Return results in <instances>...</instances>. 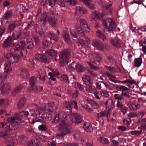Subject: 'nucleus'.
Returning a JSON list of instances; mask_svg holds the SVG:
<instances>
[{
  "label": "nucleus",
  "instance_id": "nucleus-14",
  "mask_svg": "<svg viewBox=\"0 0 146 146\" xmlns=\"http://www.w3.org/2000/svg\"><path fill=\"white\" fill-rule=\"evenodd\" d=\"M111 45L117 48H119L121 47V43L119 39L117 38H112L110 40Z\"/></svg>",
  "mask_w": 146,
  "mask_h": 146
},
{
  "label": "nucleus",
  "instance_id": "nucleus-12",
  "mask_svg": "<svg viewBox=\"0 0 146 146\" xmlns=\"http://www.w3.org/2000/svg\"><path fill=\"white\" fill-rule=\"evenodd\" d=\"M13 42L12 38L11 36H9L4 41L2 46L3 48H6L10 47Z\"/></svg>",
  "mask_w": 146,
  "mask_h": 146
},
{
  "label": "nucleus",
  "instance_id": "nucleus-19",
  "mask_svg": "<svg viewBox=\"0 0 146 146\" xmlns=\"http://www.w3.org/2000/svg\"><path fill=\"white\" fill-rule=\"evenodd\" d=\"M41 117L43 120L48 121L51 119L52 115L50 113H44L42 114Z\"/></svg>",
  "mask_w": 146,
  "mask_h": 146
},
{
  "label": "nucleus",
  "instance_id": "nucleus-57",
  "mask_svg": "<svg viewBox=\"0 0 146 146\" xmlns=\"http://www.w3.org/2000/svg\"><path fill=\"white\" fill-rule=\"evenodd\" d=\"M101 94L102 96L106 97H107L109 96L108 92L106 91H102Z\"/></svg>",
  "mask_w": 146,
  "mask_h": 146
},
{
  "label": "nucleus",
  "instance_id": "nucleus-36",
  "mask_svg": "<svg viewBox=\"0 0 146 146\" xmlns=\"http://www.w3.org/2000/svg\"><path fill=\"white\" fill-rule=\"evenodd\" d=\"M43 45L45 47H51L52 46V43L50 41L45 40L43 41Z\"/></svg>",
  "mask_w": 146,
  "mask_h": 146
},
{
  "label": "nucleus",
  "instance_id": "nucleus-51",
  "mask_svg": "<svg viewBox=\"0 0 146 146\" xmlns=\"http://www.w3.org/2000/svg\"><path fill=\"white\" fill-rule=\"evenodd\" d=\"M142 130L140 131H134L131 132V134L132 135H138L141 133Z\"/></svg>",
  "mask_w": 146,
  "mask_h": 146
},
{
  "label": "nucleus",
  "instance_id": "nucleus-43",
  "mask_svg": "<svg viewBox=\"0 0 146 146\" xmlns=\"http://www.w3.org/2000/svg\"><path fill=\"white\" fill-rule=\"evenodd\" d=\"M61 78L62 79V81L63 82H64L66 84H69L68 78L67 75L66 74L63 75L61 77Z\"/></svg>",
  "mask_w": 146,
  "mask_h": 146
},
{
  "label": "nucleus",
  "instance_id": "nucleus-22",
  "mask_svg": "<svg viewBox=\"0 0 146 146\" xmlns=\"http://www.w3.org/2000/svg\"><path fill=\"white\" fill-rule=\"evenodd\" d=\"M23 86L22 85H19L14 89L12 91V94L13 96H15L21 91L23 88Z\"/></svg>",
  "mask_w": 146,
  "mask_h": 146
},
{
  "label": "nucleus",
  "instance_id": "nucleus-9",
  "mask_svg": "<svg viewBox=\"0 0 146 146\" xmlns=\"http://www.w3.org/2000/svg\"><path fill=\"white\" fill-rule=\"evenodd\" d=\"M36 58L38 60L46 63H48L50 62V59L47 58L45 55L43 54H39L36 55Z\"/></svg>",
  "mask_w": 146,
  "mask_h": 146
},
{
  "label": "nucleus",
  "instance_id": "nucleus-59",
  "mask_svg": "<svg viewBox=\"0 0 146 146\" xmlns=\"http://www.w3.org/2000/svg\"><path fill=\"white\" fill-rule=\"evenodd\" d=\"M75 85H77V86L79 88V89L81 91H83L84 90V88L82 85L80 84L79 83L76 82L75 83Z\"/></svg>",
  "mask_w": 146,
  "mask_h": 146
},
{
  "label": "nucleus",
  "instance_id": "nucleus-64",
  "mask_svg": "<svg viewBox=\"0 0 146 146\" xmlns=\"http://www.w3.org/2000/svg\"><path fill=\"white\" fill-rule=\"evenodd\" d=\"M113 145L110 146H118V142L117 141L113 140L112 141Z\"/></svg>",
  "mask_w": 146,
  "mask_h": 146
},
{
  "label": "nucleus",
  "instance_id": "nucleus-52",
  "mask_svg": "<svg viewBox=\"0 0 146 146\" xmlns=\"http://www.w3.org/2000/svg\"><path fill=\"white\" fill-rule=\"evenodd\" d=\"M27 48L29 49H32L34 46V44L33 42H31V43H26L25 44Z\"/></svg>",
  "mask_w": 146,
  "mask_h": 146
},
{
  "label": "nucleus",
  "instance_id": "nucleus-1",
  "mask_svg": "<svg viewBox=\"0 0 146 146\" xmlns=\"http://www.w3.org/2000/svg\"><path fill=\"white\" fill-rule=\"evenodd\" d=\"M58 127L60 129H62L61 132L58 133L57 136L64 138L66 135L70 134L72 131L71 126L68 123V122L62 124L61 126H58Z\"/></svg>",
  "mask_w": 146,
  "mask_h": 146
},
{
  "label": "nucleus",
  "instance_id": "nucleus-11",
  "mask_svg": "<svg viewBox=\"0 0 146 146\" xmlns=\"http://www.w3.org/2000/svg\"><path fill=\"white\" fill-rule=\"evenodd\" d=\"M94 45L98 49L101 50H103L104 49L103 44L99 40L94 39L93 41Z\"/></svg>",
  "mask_w": 146,
  "mask_h": 146
},
{
  "label": "nucleus",
  "instance_id": "nucleus-10",
  "mask_svg": "<svg viewBox=\"0 0 146 146\" xmlns=\"http://www.w3.org/2000/svg\"><path fill=\"white\" fill-rule=\"evenodd\" d=\"M9 54L10 57L8 61L10 64L11 63L13 64L14 63H16L18 62L20 58L19 55L16 56L12 52H10Z\"/></svg>",
  "mask_w": 146,
  "mask_h": 146
},
{
  "label": "nucleus",
  "instance_id": "nucleus-44",
  "mask_svg": "<svg viewBox=\"0 0 146 146\" xmlns=\"http://www.w3.org/2000/svg\"><path fill=\"white\" fill-rule=\"evenodd\" d=\"M37 77L43 81H44L46 79L45 76L42 73H40L39 72H38V74H37Z\"/></svg>",
  "mask_w": 146,
  "mask_h": 146
},
{
  "label": "nucleus",
  "instance_id": "nucleus-54",
  "mask_svg": "<svg viewBox=\"0 0 146 146\" xmlns=\"http://www.w3.org/2000/svg\"><path fill=\"white\" fill-rule=\"evenodd\" d=\"M11 13L9 12H7L4 15L3 17V18L4 19H8L10 18L11 16Z\"/></svg>",
  "mask_w": 146,
  "mask_h": 146
},
{
  "label": "nucleus",
  "instance_id": "nucleus-17",
  "mask_svg": "<svg viewBox=\"0 0 146 146\" xmlns=\"http://www.w3.org/2000/svg\"><path fill=\"white\" fill-rule=\"evenodd\" d=\"M26 100L25 98H21L18 102L17 106L18 109H20L23 107L25 104Z\"/></svg>",
  "mask_w": 146,
  "mask_h": 146
},
{
  "label": "nucleus",
  "instance_id": "nucleus-21",
  "mask_svg": "<svg viewBox=\"0 0 146 146\" xmlns=\"http://www.w3.org/2000/svg\"><path fill=\"white\" fill-rule=\"evenodd\" d=\"M47 53L51 57V58L57 56V52L56 51L53 49H49L46 51Z\"/></svg>",
  "mask_w": 146,
  "mask_h": 146
},
{
  "label": "nucleus",
  "instance_id": "nucleus-53",
  "mask_svg": "<svg viewBox=\"0 0 146 146\" xmlns=\"http://www.w3.org/2000/svg\"><path fill=\"white\" fill-rule=\"evenodd\" d=\"M33 37L36 44H38L40 42V39L39 38L38 36L35 35L33 36Z\"/></svg>",
  "mask_w": 146,
  "mask_h": 146
},
{
  "label": "nucleus",
  "instance_id": "nucleus-32",
  "mask_svg": "<svg viewBox=\"0 0 146 146\" xmlns=\"http://www.w3.org/2000/svg\"><path fill=\"white\" fill-rule=\"evenodd\" d=\"M48 37L50 39L57 41L58 40V37L53 33H50L48 34Z\"/></svg>",
  "mask_w": 146,
  "mask_h": 146
},
{
  "label": "nucleus",
  "instance_id": "nucleus-42",
  "mask_svg": "<svg viewBox=\"0 0 146 146\" xmlns=\"http://www.w3.org/2000/svg\"><path fill=\"white\" fill-rule=\"evenodd\" d=\"M8 137L7 132L5 131H0V137L5 138Z\"/></svg>",
  "mask_w": 146,
  "mask_h": 146
},
{
  "label": "nucleus",
  "instance_id": "nucleus-63",
  "mask_svg": "<svg viewBox=\"0 0 146 146\" xmlns=\"http://www.w3.org/2000/svg\"><path fill=\"white\" fill-rule=\"evenodd\" d=\"M118 129L120 130H121L122 131H125L127 130L126 127L123 126H119Z\"/></svg>",
  "mask_w": 146,
  "mask_h": 146
},
{
  "label": "nucleus",
  "instance_id": "nucleus-33",
  "mask_svg": "<svg viewBox=\"0 0 146 146\" xmlns=\"http://www.w3.org/2000/svg\"><path fill=\"white\" fill-rule=\"evenodd\" d=\"M142 59L139 58H135V65L137 67L139 66L142 63Z\"/></svg>",
  "mask_w": 146,
  "mask_h": 146
},
{
  "label": "nucleus",
  "instance_id": "nucleus-28",
  "mask_svg": "<svg viewBox=\"0 0 146 146\" xmlns=\"http://www.w3.org/2000/svg\"><path fill=\"white\" fill-rule=\"evenodd\" d=\"M85 40H83L81 39H78V42L82 46L84 47L86 46L88 44L89 39L88 38H85Z\"/></svg>",
  "mask_w": 146,
  "mask_h": 146
},
{
  "label": "nucleus",
  "instance_id": "nucleus-18",
  "mask_svg": "<svg viewBox=\"0 0 146 146\" xmlns=\"http://www.w3.org/2000/svg\"><path fill=\"white\" fill-rule=\"evenodd\" d=\"M17 122H13L12 123H8L7 124V126L8 129L9 130H15L17 128Z\"/></svg>",
  "mask_w": 146,
  "mask_h": 146
},
{
  "label": "nucleus",
  "instance_id": "nucleus-6",
  "mask_svg": "<svg viewBox=\"0 0 146 146\" xmlns=\"http://www.w3.org/2000/svg\"><path fill=\"white\" fill-rule=\"evenodd\" d=\"M49 14L50 15L48 17V21L52 27L55 28L56 26L58 20L55 17L53 12L50 11L49 13Z\"/></svg>",
  "mask_w": 146,
  "mask_h": 146
},
{
  "label": "nucleus",
  "instance_id": "nucleus-8",
  "mask_svg": "<svg viewBox=\"0 0 146 146\" xmlns=\"http://www.w3.org/2000/svg\"><path fill=\"white\" fill-rule=\"evenodd\" d=\"M36 82V78L35 76H32L29 80V83L30 85L31 86L32 90L34 92L37 91V88L35 84V83Z\"/></svg>",
  "mask_w": 146,
  "mask_h": 146
},
{
  "label": "nucleus",
  "instance_id": "nucleus-47",
  "mask_svg": "<svg viewBox=\"0 0 146 146\" xmlns=\"http://www.w3.org/2000/svg\"><path fill=\"white\" fill-rule=\"evenodd\" d=\"M98 77L99 78L101 79L102 80H104V79L102 78L103 77L106 78V74H104L103 73H101L100 72H98L97 74Z\"/></svg>",
  "mask_w": 146,
  "mask_h": 146
},
{
  "label": "nucleus",
  "instance_id": "nucleus-37",
  "mask_svg": "<svg viewBox=\"0 0 146 146\" xmlns=\"http://www.w3.org/2000/svg\"><path fill=\"white\" fill-rule=\"evenodd\" d=\"M31 143L33 146H38L40 142L37 139H33L31 140Z\"/></svg>",
  "mask_w": 146,
  "mask_h": 146
},
{
  "label": "nucleus",
  "instance_id": "nucleus-49",
  "mask_svg": "<svg viewBox=\"0 0 146 146\" xmlns=\"http://www.w3.org/2000/svg\"><path fill=\"white\" fill-rule=\"evenodd\" d=\"M29 35V33L28 32H24L23 33L22 32V34L21 36V39H24L27 38Z\"/></svg>",
  "mask_w": 146,
  "mask_h": 146
},
{
  "label": "nucleus",
  "instance_id": "nucleus-15",
  "mask_svg": "<svg viewBox=\"0 0 146 146\" xmlns=\"http://www.w3.org/2000/svg\"><path fill=\"white\" fill-rule=\"evenodd\" d=\"M10 86L9 83L4 84L1 89V93L4 95L7 94L10 90Z\"/></svg>",
  "mask_w": 146,
  "mask_h": 146
},
{
  "label": "nucleus",
  "instance_id": "nucleus-46",
  "mask_svg": "<svg viewBox=\"0 0 146 146\" xmlns=\"http://www.w3.org/2000/svg\"><path fill=\"white\" fill-rule=\"evenodd\" d=\"M109 104L110 106H108V107L109 108V110H111L113 109L114 107V103L113 101V100L111 99H109Z\"/></svg>",
  "mask_w": 146,
  "mask_h": 146
},
{
  "label": "nucleus",
  "instance_id": "nucleus-48",
  "mask_svg": "<svg viewBox=\"0 0 146 146\" xmlns=\"http://www.w3.org/2000/svg\"><path fill=\"white\" fill-rule=\"evenodd\" d=\"M105 67L108 70H109L112 72L114 73L117 71L116 69L114 67L109 66H106Z\"/></svg>",
  "mask_w": 146,
  "mask_h": 146
},
{
  "label": "nucleus",
  "instance_id": "nucleus-39",
  "mask_svg": "<svg viewBox=\"0 0 146 146\" xmlns=\"http://www.w3.org/2000/svg\"><path fill=\"white\" fill-rule=\"evenodd\" d=\"M11 64H7L5 66V72L7 74L9 73L11 71L12 69L11 66Z\"/></svg>",
  "mask_w": 146,
  "mask_h": 146
},
{
  "label": "nucleus",
  "instance_id": "nucleus-56",
  "mask_svg": "<svg viewBox=\"0 0 146 146\" xmlns=\"http://www.w3.org/2000/svg\"><path fill=\"white\" fill-rule=\"evenodd\" d=\"M138 106H139V104L137 105H135L134 104L130 106V109L131 110H136L139 108L138 107Z\"/></svg>",
  "mask_w": 146,
  "mask_h": 146
},
{
  "label": "nucleus",
  "instance_id": "nucleus-38",
  "mask_svg": "<svg viewBox=\"0 0 146 146\" xmlns=\"http://www.w3.org/2000/svg\"><path fill=\"white\" fill-rule=\"evenodd\" d=\"M75 28L77 33L83 30V27L81 25H80L78 23L76 24L75 26Z\"/></svg>",
  "mask_w": 146,
  "mask_h": 146
},
{
  "label": "nucleus",
  "instance_id": "nucleus-5",
  "mask_svg": "<svg viewBox=\"0 0 146 146\" xmlns=\"http://www.w3.org/2000/svg\"><path fill=\"white\" fill-rule=\"evenodd\" d=\"M87 101L88 102H84L82 104V105L83 108H84L86 111L90 113L92 112L93 111V110L90 108L89 106L90 105H91L94 109L98 108L99 107V105L93 101L90 100L89 101L88 100H87Z\"/></svg>",
  "mask_w": 146,
  "mask_h": 146
},
{
  "label": "nucleus",
  "instance_id": "nucleus-45",
  "mask_svg": "<svg viewBox=\"0 0 146 146\" xmlns=\"http://www.w3.org/2000/svg\"><path fill=\"white\" fill-rule=\"evenodd\" d=\"M63 38H64L65 40L67 42H68L70 40L69 36L68 35L65 33L63 34Z\"/></svg>",
  "mask_w": 146,
  "mask_h": 146
},
{
  "label": "nucleus",
  "instance_id": "nucleus-62",
  "mask_svg": "<svg viewBox=\"0 0 146 146\" xmlns=\"http://www.w3.org/2000/svg\"><path fill=\"white\" fill-rule=\"evenodd\" d=\"M128 109V108L125 107H123L121 108V111L124 114H125L126 113L127 110Z\"/></svg>",
  "mask_w": 146,
  "mask_h": 146
},
{
  "label": "nucleus",
  "instance_id": "nucleus-60",
  "mask_svg": "<svg viewBox=\"0 0 146 146\" xmlns=\"http://www.w3.org/2000/svg\"><path fill=\"white\" fill-rule=\"evenodd\" d=\"M96 55L98 64L99 65L100 64L99 62L101 61V57L100 58V55L98 54H96Z\"/></svg>",
  "mask_w": 146,
  "mask_h": 146
},
{
  "label": "nucleus",
  "instance_id": "nucleus-41",
  "mask_svg": "<svg viewBox=\"0 0 146 146\" xmlns=\"http://www.w3.org/2000/svg\"><path fill=\"white\" fill-rule=\"evenodd\" d=\"M100 141L102 144L106 145H108L109 144L108 139L106 138L100 137Z\"/></svg>",
  "mask_w": 146,
  "mask_h": 146
},
{
  "label": "nucleus",
  "instance_id": "nucleus-50",
  "mask_svg": "<svg viewBox=\"0 0 146 146\" xmlns=\"http://www.w3.org/2000/svg\"><path fill=\"white\" fill-rule=\"evenodd\" d=\"M66 2L69 3L70 5L72 6L76 5L77 3L75 0H66Z\"/></svg>",
  "mask_w": 146,
  "mask_h": 146
},
{
  "label": "nucleus",
  "instance_id": "nucleus-34",
  "mask_svg": "<svg viewBox=\"0 0 146 146\" xmlns=\"http://www.w3.org/2000/svg\"><path fill=\"white\" fill-rule=\"evenodd\" d=\"M96 34L97 36L100 38H101L103 40H104L106 39V37L100 31H98L96 32Z\"/></svg>",
  "mask_w": 146,
  "mask_h": 146
},
{
  "label": "nucleus",
  "instance_id": "nucleus-26",
  "mask_svg": "<svg viewBox=\"0 0 146 146\" xmlns=\"http://www.w3.org/2000/svg\"><path fill=\"white\" fill-rule=\"evenodd\" d=\"M15 9L17 13H21L24 11L25 7L22 5H17L16 6Z\"/></svg>",
  "mask_w": 146,
  "mask_h": 146
},
{
  "label": "nucleus",
  "instance_id": "nucleus-20",
  "mask_svg": "<svg viewBox=\"0 0 146 146\" xmlns=\"http://www.w3.org/2000/svg\"><path fill=\"white\" fill-rule=\"evenodd\" d=\"M16 50H17L19 51L21 50L20 53L21 54L22 56H23V51L25 52L26 50V48L23 45H20V44L18 43L15 46Z\"/></svg>",
  "mask_w": 146,
  "mask_h": 146
},
{
  "label": "nucleus",
  "instance_id": "nucleus-25",
  "mask_svg": "<svg viewBox=\"0 0 146 146\" xmlns=\"http://www.w3.org/2000/svg\"><path fill=\"white\" fill-rule=\"evenodd\" d=\"M22 34V31L19 30L16 32V33H13L11 36L14 40H17L20 37Z\"/></svg>",
  "mask_w": 146,
  "mask_h": 146
},
{
  "label": "nucleus",
  "instance_id": "nucleus-55",
  "mask_svg": "<svg viewBox=\"0 0 146 146\" xmlns=\"http://www.w3.org/2000/svg\"><path fill=\"white\" fill-rule=\"evenodd\" d=\"M38 129L41 131H47V129L46 126L44 125H41L38 126Z\"/></svg>",
  "mask_w": 146,
  "mask_h": 146
},
{
  "label": "nucleus",
  "instance_id": "nucleus-29",
  "mask_svg": "<svg viewBox=\"0 0 146 146\" xmlns=\"http://www.w3.org/2000/svg\"><path fill=\"white\" fill-rule=\"evenodd\" d=\"M76 69L78 72H82L84 70V68L81 64H78L76 65Z\"/></svg>",
  "mask_w": 146,
  "mask_h": 146
},
{
  "label": "nucleus",
  "instance_id": "nucleus-61",
  "mask_svg": "<svg viewBox=\"0 0 146 146\" xmlns=\"http://www.w3.org/2000/svg\"><path fill=\"white\" fill-rule=\"evenodd\" d=\"M128 116L131 117H135L137 116V114L136 113L133 112H131L128 114Z\"/></svg>",
  "mask_w": 146,
  "mask_h": 146
},
{
  "label": "nucleus",
  "instance_id": "nucleus-27",
  "mask_svg": "<svg viewBox=\"0 0 146 146\" xmlns=\"http://www.w3.org/2000/svg\"><path fill=\"white\" fill-rule=\"evenodd\" d=\"M17 26V24L15 23H12L10 24L7 29V32L8 33H11L13 31L16 27Z\"/></svg>",
  "mask_w": 146,
  "mask_h": 146
},
{
  "label": "nucleus",
  "instance_id": "nucleus-23",
  "mask_svg": "<svg viewBox=\"0 0 146 146\" xmlns=\"http://www.w3.org/2000/svg\"><path fill=\"white\" fill-rule=\"evenodd\" d=\"M50 6L53 7L55 4L60 5L61 4V0H48Z\"/></svg>",
  "mask_w": 146,
  "mask_h": 146
},
{
  "label": "nucleus",
  "instance_id": "nucleus-24",
  "mask_svg": "<svg viewBox=\"0 0 146 146\" xmlns=\"http://www.w3.org/2000/svg\"><path fill=\"white\" fill-rule=\"evenodd\" d=\"M7 120L9 123L13 122H18L19 121H20L19 118L16 117H7Z\"/></svg>",
  "mask_w": 146,
  "mask_h": 146
},
{
  "label": "nucleus",
  "instance_id": "nucleus-16",
  "mask_svg": "<svg viewBox=\"0 0 146 146\" xmlns=\"http://www.w3.org/2000/svg\"><path fill=\"white\" fill-rule=\"evenodd\" d=\"M36 26L35 28L36 32L38 33L40 36H43L45 32L42 27H39L38 25L37 24H36Z\"/></svg>",
  "mask_w": 146,
  "mask_h": 146
},
{
  "label": "nucleus",
  "instance_id": "nucleus-35",
  "mask_svg": "<svg viewBox=\"0 0 146 146\" xmlns=\"http://www.w3.org/2000/svg\"><path fill=\"white\" fill-rule=\"evenodd\" d=\"M47 16L46 12H44L43 13L42 17L40 18V20L41 21L43 22L42 24L44 25L46 23V18Z\"/></svg>",
  "mask_w": 146,
  "mask_h": 146
},
{
  "label": "nucleus",
  "instance_id": "nucleus-58",
  "mask_svg": "<svg viewBox=\"0 0 146 146\" xmlns=\"http://www.w3.org/2000/svg\"><path fill=\"white\" fill-rule=\"evenodd\" d=\"M122 96L118 94H115L114 95V98L115 99L119 100H122L123 99Z\"/></svg>",
  "mask_w": 146,
  "mask_h": 146
},
{
  "label": "nucleus",
  "instance_id": "nucleus-30",
  "mask_svg": "<svg viewBox=\"0 0 146 146\" xmlns=\"http://www.w3.org/2000/svg\"><path fill=\"white\" fill-rule=\"evenodd\" d=\"M76 13L78 12L81 14H85L87 13L86 10L84 7H76Z\"/></svg>",
  "mask_w": 146,
  "mask_h": 146
},
{
  "label": "nucleus",
  "instance_id": "nucleus-3",
  "mask_svg": "<svg viewBox=\"0 0 146 146\" xmlns=\"http://www.w3.org/2000/svg\"><path fill=\"white\" fill-rule=\"evenodd\" d=\"M70 50L68 48L62 50L59 55L60 62L62 65L66 64L68 62V58L70 56Z\"/></svg>",
  "mask_w": 146,
  "mask_h": 146
},
{
  "label": "nucleus",
  "instance_id": "nucleus-31",
  "mask_svg": "<svg viewBox=\"0 0 146 146\" xmlns=\"http://www.w3.org/2000/svg\"><path fill=\"white\" fill-rule=\"evenodd\" d=\"M80 25H81L82 26L83 28H87L88 29V24L87 22L84 19H81L80 20Z\"/></svg>",
  "mask_w": 146,
  "mask_h": 146
},
{
  "label": "nucleus",
  "instance_id": "nucleus-4",
  "mask_svg": "<svg viewBox=\"0 0 146 146\" xmlns=\"http://www.w3.org/2000/svg\"><path fill=\"white\" fill-rule=\"evenodd\" d=\"M103 25L106 26L108 31L112 32L115 29L116 25L115 21L112 19L108 18L106 19H103Z\"/></svg>",
  "mask_w": 146,
  "mask_h": 146
},
{
  "label": "nucleus",
  "instance_id": "nucleus-7",
  "mask_svg": "<svg viewBox=\"0 0 146 146\" xmlns=\"http://www.w3.org/2000/svg\"><path fill=\"white\" fill-rule=\"evenodd\" d=\"M70 120L75 123H79L82 121L81 117L78 114L76 113H72L70 115Z\"/></svg>",
  "mask_w": 146,
  "mask_h": 146
},
{
  "label": "nucleus",
  "instance_id": "nucleus-13",
  "mask_svg": "<svg viewBox=\"0 0 146 146\" xmlns=\"http://www.w3.org/2000/svg\"><path fill=\"white\" fill-rule=\"evenodd\" d=\"M82 79L85 85L89 87V89L88 88L87 89V88H86V90H88V91H89V90H88V89H92V86L91 85V83L89 77L88 76L84 75L82 77Z\"/></svg>",
  "mask_w": 146,
  "mask_h": 146
},
{
  "label": "nucleus",
  "instance_id": "nucleus-2",
  "mask_svg": "<svg viewBox=\"0 0 146 146\" xmlns=\"http://www.w3.org/2000/svg\"><path fill=\"white\" fill-rule=\"evenodd\" d=\"M67 115L66 113L64 112L58 113L55 115L52 123H59L58 126L65 124L68 122L66 119Z\"/></svg>",
  "mask_w": 146,
  "mask_h": 146
},
{
  "label": "nucleus",
  "instance_id": "nucleus-40",
  "mask_svg": "<svg viewBox=\"0 0 146 146\" xmlns=\"http://www.w3.org/2000/svg\"><path fill=\"white\" fill-rule=\"evenodd\" d=\"M17 115L19 116L22 117L23 116V115L25 116H27L29 115V113L28 111H21L17 113Z\"/></svg>",
  "mask_w": 146,
  "mask_h": 146
}]
</instances>
